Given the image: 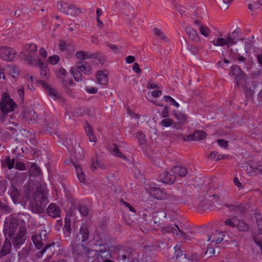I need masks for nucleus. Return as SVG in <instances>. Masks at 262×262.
<instances>
[{
  "label": "nucleus",
  "mask_w": 262,
  "mask_h": 262,
  "mask_svg": "<svg viewBox=\"0 0 262 262\" xmlns=\"http://www.w3.org/2000/svg\"><path fill=\"white\" fill-rule=\"evenodd\" d=\"M11 250V243L8 238H6L3 246L0 250V258L9 254Z\"/></svg>",
  "instance_id": "18"
},
{
  "label": "nucleus",
  "mask_w": 262,
  "mask_h": 262,
  "mask_svg": "<svg viewBox=\"0 0 262 262\" xmlns=\"http://www.w3.org/2000/svg\"><path fill=\"white\" fill-rule=\"evenodd\" d=\"M29 172L32 176H36L40 174L41 170L35 164H33L30 168Z\"/></svg>",
  "instance_id": "36"
},
{
  "label": "nucleus",
  "mask_w": 262,
  "mask_h": 262,
  "mask_svg": "<svg viewBox=\"0 0 262 262\" xmlns=\"http://www.w3.org/2000/svg\"><path fill=\"white\" fill-rule=\"evenodd\" d=\"M217 234V233H214L213 234H211L210 235L208 236V241H211L212 238L213 239L212 242H215L216 244L220 243L223 240V237H219L217 239H215V236Z\"/></svg>",
  "instance_id": "50"
},
{
  "label": "nucleus",
  "mask_w": 262,
  "mask_h": 262,
  "mask_svg": "<svg viewBox=\"0 0 262 262\" xmlns=\"http://www.w3.org/2000/svg\"><path fill=\"white\" fill-rule=\"evenodd\" d=\"M35 64L38 66L40 70V74L42 77L47 78L49 76V70L47 68V64L42 62L40 58L37 59V61L35 63Z\"/></svg>",
  "instance_id": "19"
},
{
  "label": "nucleus",
  "mask_w": 262,
  "mask_h": 262,
  "mask_svg": "<svg viewBox=\"0 0 262 262\" xmlns=\"http://www.w3.org/2000/svg\"><path fill=\"white\" fill-rule=\"evenodd\" d=\"M60 58L58 55L50 56L48 59V61L52 64H55L59 61Z\"/></svg>",
  "instance_id": "48"
},
{
  "label": "nucleus",
  "mask_w": 262,
  "mask_h": 262,
  "mask_svg": "<svg viewBox=\"0 0 262 262\" xmlns=\"http://www.w3.org/2000/svg\"><path fill=\"white\" fill-rule=\"evenodd\" d=\"M71 163L73 164V166L75 167V168L76 171V173L77 177L79 179V181L80 183L83 184H86V178L85 175L83 171V170L81 167V166L78 164L77 162H74L72 159L71 160Z\"/></svg>",
  "instance_id": "11"
},
{
  "label": "nucleus",
  "mask_w": 262,
  "mask_h": 262,
  "mask_svg": "<svg viewBox=\"0 0 262 262\" xmlns=\"http://www.w3.org/2000/svg\"><path fill=\"white\" fill-rule=\"evenodd\" d=\"M88 56L89 53L83 51H78L76 53V57L79 60H84L88 59Z\"/></svg>",
  "instance_id": "41"
},
{
  "label": "nucleus",
  "mask_w": 262,
  "mask_h": 262,
  "mask_svg": "<svg viewBox=\"0 0 262 262\" xmlns=\"http://www.w3.org/2000/svg\"><path fill=\"white\" fill-rule=\"evenodd\" d=\"M261 70L258 68H256L252 70L251 76L253 78L255 79L259 77L261 75Z\"/></svg>",
  "instance_id": "51"
},
{
  "label": "nucleus",
  "mask_w": 262,
  "mask_h": 262,
  "mask_svg": "<svg viewBox=\"0 0 262 262\" xmlns=\"http://www.w3.org/2000/svg\"><path fill=\"white\" fill-rule=\"evenodd\" d=\"M110 151L112 155L119 158H122L126 161L130 162L129 159L121 153L119 150V147L116 144H112V145L110 147Z\"/></svg>",
  "instance_id": "20"
},
{
  "label": "nucleus",
  "mask_w": 262,
  "mask_h": 262,
  "mask_svg": "<svg viewBox=\"0 0 262 262\" xmlns=\"http://www.w3.org/2000/svg\"><path fill=\"white\" fill-rule=\"evenodd\" d=\"M235 81L236 86L243 89L249 85V83H248L246 81L245 74L240 77H235Z\"/></svg>",
  "instance_id": "25"
},
{
  "label": "nucleus",
  "mask_w": 262,
  "mask_h": 262,
  "mask_svg": "<svg viewBox=\"0 0 262 262\" xmlns=\"http://www.w3.org/2000/svg\"><path fill=\"white\" fill-rule=\"evenodd\" d=\"M225 206L227 207L230 211L239 212L241 214H244L246 212V208L242 204L235 205L226 203L225 204Z\"/></svg>",
  "instance_id": "17"
},
{
  "label": "nucleus",
  "mask_w": 262,
  "mask_h": 262,
  "mask_svg": "<svg viewBox=\"0 0 262 262\" xmlns=\"http://www.w3.org/2000/svg\"><path fill=\"white\" fill-rule=\"evenodd\" d=\"M226 41H227V45L228 47L231 45H235L236 43V41L235 40V39L232 37L230 34L228 35L226 37Z\"/></svg>",
  "instance_id": "53"
},
{
  "label": "nucleus",
  "mask_w": 262,
  "mask_h": 262,
  "mask_svg": "<svg viewBox=\"0 0 262 262\" xmlns=\"http://www.w3.org/2000/svg\"><path fill=\"white\" fill-rule=\"evenodd\" d=\"M172 174L177 177V175L181 177H185L188 172L187 169L186 167L181 166H174L171 170Z\"/></svg>",
  "instance_id": "22"
},
{
  "label": "nucleus",
  "mask_w": 262,
  "mask_h": 262,
  "mask_svg": "<svg viewBox=\"0 0 262 262\" xmlns=\"http://www.w3.org/2000/svg\"><path fill=\"white\" fill-rule=\"evenodd\" d=\"M200 31L202 35L206 37L209 36L210 29L208 27L201 25Z\"/></svg>",
  "instance_id": "46"
},
{
  "label": "nucleus",
  "mask_w": 262,
  "mask_h": 262,
  "mask_svg": "<svg viewBox=\"0 0 262 262\" xmlns=\"http://www.w3.org/2000/svg\"><path fill=\"white\" fill-rule=\"evenodd\" d=\"M251 168H252V171L255 173L262 175V165H258L255 167L251 166Z\"/></svg>",
  "instance_id": "54"
},
{
  "label": "nucleus",
  "mask_w": 262,
  "mask_h": 262,
  "mask_svg": "<svg viewBox=\"0 0 262 262\" xmlns=\"http://www.w3.org/2000/svg\"><path fill=\"white\" fill-rule=\"evenodd\" d=\"M18 222L17 219L13 217L7 218L4 224V233L11 237L15 234L18 229Z\"/></svg>",
  "instance_id": "5"
},
{
  "label": "nucleus",
  "mask_w": 262,
  "mask_h": 262,
  "mask_svg": "<svg viewBox=\"0 0 262 262\" xmlns=\"http://www.w3.org/2000/svg\"><path fill=\"white\" fill-rule=\"evenodd\" d=\"M47 212L49 215L53 218L59 217L60 215V209L54 204H51L48 206L47 208Z\"/></svg>",
  "instance_id": "16"
},
{
  "label": "nucleus",
  "mask_w": 262,
  "mask_h": 262,
  "mask_svg": "<svg viewBox=\"0 0 262 262\" xmlns=\"http://www.w3.org/2000/svg\"><path fill=\"white\" fill-rule=\"evenodd\" d=\"M186 33L189 38L194 42L200 41V36L197 31L192 27H188L186 29Z\"/></svg>",
  "instance_id": "15"
},
{
  "label": "nucleus",
  "mask_w": 262,
  "mask_h": 262,
  "mask_svg": "<svg viewBox=\"0 0 262 262\" xmlns=\"http://www.w3.org/2000/svg\"><path fill=\"white\" fill-rule=\"evenodd\" d=\"M59 80L64 88L72 85L74 83V82L72 79H66L64 77H59Z\"/></svg>",
  "instance_id": "45"
},
{
  "label": "nucleus",
  "mask_w": 262,
  "mask_h": 262,
  "mask_svg": "<svg viewBox=\"0 0 262 262\" xmlns=\"http://www.w3.org/2000/svg\"><path fill=\"white\" fill-rule=\"evenodd\" d=\"M164 99L167 101H170L171 103L176 107H179V104L172 97L166 95L164 97Z\"/></svg>",
  "instance_id": "57"
},
{
  "label": "nucleus",
  "mask_w": 262,
  "mask_h": 262,
  "mask_svg": "<svg viewBox=\"0 0 262 262\" xmlns=\"http://www.w3.org/2000/svg\"><path fill=\"white\" fill-rule=\"evenodd\" d=\"M154 32L155 35L162 40H165L167 38L165 33L162 30L158 28H155L154 29Z\"/></svg>",
  "instance_id": "38"
},
{
  "label": "nucleus",
  "mask_w": 262,
  "mask_h": 262,
  "mask_svg": "<svg viewBox=\"0 0 262 262\" xmlns=\"http://www.w3.org/2000/svg\"><path fill=\"white\" fill-rule=\"evenodd\" d=\"M237 222H238V220L237 219V217H233L232 219H227L225 222V224L227 226L234 228L235 227V226H236Z\"/></svg>",
  "instance_id": "39"
},
{
  "label": "nucleus",
  "mask_w": 262,
  "mask_h": 262,
  "mask_svg": "<svg viewBox=\"0 0 262 262\" xmlns=\"http://www.w3.org/2000/svg\"><path fill=\"white\" fill-rule=\"evenodd\" d=\"M150 195L157 200L164 199L166 197V194L160 188L153 187L149 190Z\"/></svg>",
  "instance_id": "10"
},
{
  "label": "nucleus",
  "mask_w": 262,
  "mask_h": 262,
  "mask_svg": "<svg viewBox=\"0 0 262 262\" xmlns=\"http://www.w3.org/2000/svg\"><path fill=\"white\" fill-rule=\"evenodd\" d=\"M58 47L61 51L64 52L73 48V45L72 43L60 39L59 40Z\"/></svg>",
  "instance_id": "28"
},
{
  "label": "nucleus",
  "mask_w": 262,
  "mask_h": 262,
  "mask_svg": "<svg viewBox=\"0 0 262 262\" xmlns=\"http://www.w3.org/2000/svg\"><path fill=\"white\" fill-rule=\"evenodd\" d=\"M10 210L9 206L3 204L0 201V211H4L5 212H8Z\"/></svg>",
  "instance_id": "64"
},
{
  "label": "nucleus",
  "mask_w": 262,
  "mask_h": 262,
  "mask_svg": "<svg viewBox=\"0 0 262 262\" xmlns=\"http://www.w3.org/2000/svg\"><path fill=\"white\" fill-rule=\"evenodd\" d=\"M16 54L13 49L4 46L0 47V58L6 61H12Z\"/></svg>",
  "instance_id": "8"
},
{
  "label": "nucleus",
  "mask_w": 262,
  "mask_h": 262,
  "mask_svg": "<svg viewBox=\"0 0 262 262\" xmlns=\"http://www.w3.org/2000/svg\"><path fill=\"white\" fill-rule=\"evenodd\" d=\"M229 74L231 76H234L235 77H240L245 74L242 71L238 66H233L231 68Z\"/></svg>",
  "instance_id": "33"
},
{
  "label": "nucleus",
  "mask_w": 262,
  "mask_h": 262,
  "mask_svg": "<svg viewBox=\"0 0 262 262\" xmlns=\"http://www.w3.org/2000/svg\"><path fill=\"white\" fill-rule=\"evenodd\" d=\"M173 124L172 119L170 118H166L162 120L161 122V124L165 127L170 126Z\"/></svg>",
  "instance_id": "49"
},
{
  "label": "nucleus",
  "mask_w": 262,
  "mask_h": 262,
  "mask_svg": "<svg viewBox=\"0 0 262 262\" xmlns=\"http://www.w3.org/2000/svg\"><path fill=\"white\" fill-rule=\"evenodd\" d=\"M138 138L140 145H144L146 142L145 135L141 132H138Z\"/></svg>",
  "instance_id": "47"
},
{
  "label": "nucleus",
  "mask_w": 262,
  "mask_h": 262,
  "mask_svg": "<svg viewBox=\"0 0 262 262\" xmlns=\"http://www.w3.org/2000/svg\"><path fill=\"white\" fill-rule=\"evenodd\" d=\"M24 86L23 85L20 86L19 88L17 90L19 98L23 102L24 100Z\"/></svg>",
  "instance_id": "58"
},
{
  "label": "nucleus",
  "mask_w": 262,
  "mask_h": 262,
  "mask_svg": "<svg viewBox=\"0 0 262 262\" xmlns=\"http://www.w3.org/2000/svg\"><path fill=\"white\" fill-rule=\"evenodd\" d=\"M173 115L178 120V123L176 125H174L173 127H175L177 129H179L181 127V125L182 124L187 122V116L182 112L178 111H173Z\"/></svg>",
  "instance_id": "14"
},
{
  "label": "nucleus",
  "mask_w": 262,
  "mask_h": 262,
  "mask_svg": "<svg viewBox=\"0 0 262 262\" xmlns=\"http://www.w3.org/2000/svg\"><path fill=\"white\" fill-rule=\"evenodd\" d=\"M88 58L96 59L98 60L97 64L100 63L101 64H103L105 60V58L99 52L89 54Z\"/></svg>",
  "instance_id": "32"
},
{
  "label": "nucleus",
  "mask_w": 262,
  "mask_h": 262,
  "mask_svg": "<svg viewBox=\"0 0 262 262\" xmlns=\"http://www.w3.org/2000/svg\"><path fill=\"white\" fill-rule=\"evenodd\" d=\"M177 261V262H190V260L187 257H186V255H181L179 257Z\"/></svg>",
  "instance_id": "62"
},
{
  "label": "nucleus",
  "mask_w": 262,
  "mask_h": 262,
  "mask_svg": "<svg viewBox=\"0 0 262 262\" xmlns=\"http://www.w3.org/2000/svg\"><path fill=\"white\" fill-rule=\"evenodd\" d=\"M163 182L165 183L171 184L175 182L176 177L175 175L172 174L170 171V173L168 172H165L163 173Z\"/></svg>",
  "instance_id": "29"
},
{
  "label": "nucleus",
  "mask_w": 262,
  "mask_h": 262,
  "mask_svg": "<svg viewBox=\"0 0 262 262\" xmlns=\"http://www.w3.org/2000/svg\"><path fill=\"white\" fill-rule=\"evenodd\" d=\"M244 94L246 97L251 100H253L254 94V87L250 86L249 85L244 89Z\"/></svg>",
  "instance_id": "31"
},
{
  "label": "nucleus",
  "mask_w": 262,
  "mask_h": 262,
  "mask_svg": "<svg viewBox=\"0 0 262 262\" xmlns=\"http://www.w3.org/2000/svg\"><path fill=\"white\" fill-rule=\"evenodd\" d=\"M46 235V231L42 230L39 235H34L32 236V240L35 247L38 249H41L39 252L40 256L46 253L48 258H51L54 254L58 251L59 246L57 243H52L51 244H46L43 247V243L42 242V235Z\"/></svg>",
  "instance_id": "2"
},
{
  "label": "nucleus",
  "mask_w": 262,
  "mask_h": 262,
  "mask_svg": "<svg viewBox=\"0 0 262 262\" xmlns=\"http://www.w3.org/2000/svg\"><path fill=\"white\" fill-rule=\"evenodd\" d=\"M23 117L26 119V121L30 122L35 121L37 116L36 115L35 112L33 109H31L25 111Z\"/></svg>",
  "instance_id": "21"
},
{
  "label": "nucleus",
  "mask_w": 262,
  "mask_h": 262,
  "mask_svg": "<svg viewBox=\"0 0 262 262\" xmlns=\"http://www.w3.org/2000/svg\"><path fill=\"white\" fill-rule=\"evenodd\" d=\"M194 141H198L205 139L207 137V133L203 130H196L193 133Z\"/></svg>",
  "instance_id": "35"
},
{
  "label": "nucleus",
  "mask_w": 262,
  "mask_h": 262,
  "mask_svg": "<svg viewBox=\"0 0 262 262\" xmlns=\"http://www.w3.org/2000/svg\"><path fill=\"white\" fill-rule=\"evenodd\" d=\"M48 203L46 186L39 183L30 202L31 209L34 213H42Z\"/></svg>",
  "instance_id": "1"
},
{
  "label": "nucleus",
  "mask_w": 262,
  "mask_h": 262,
  "mask_svg": "<svg viewBox=\"0 0 262 262\" xmlns=\"http://www.w3.org/2000/svg\"><path fill=\"white\" fill-rule=\"evenodd\" d=\"M156 256L154 253H149L148 254L146 252L144 255L143 261L144 262H154L155 261Z\"/></svg>",
  "instance_id": "42"
},
{
  "label": "nucleus",
  "mask_w": 262,
  "mask_h": 262,
  "mask_svg": "<svg viewBox=\"0 0 262 262\" xmlns=\"http://www.w3.org/2000/svg\"><path fill=\"white\" fill-rule=\"evenodd\" d=\"M175 256L176 257V260H177L179 258L180 256L181 255H185L183 254L182 251L180 249V247L178 246H176L175 247Z\"/></svg>",
  "instance_id": "59"
},
{
  "label": "nucleus",
  "mask_w": 262,
  "mask_h": 262,
  "mask_svg": "<svg viewBox=\"0 0 262 262\" xmlns=\"http://www.w3.org/2000/svg\"><path fill=\"white\" fill-rule=\"evenodd\" d=\"M97 167L101 168H105L106 165L97 158L96 161H93V163L91 165V169L94 171Z\"/></svg>",
  "instance_id": "37"
},
{
  "label": "nucleus",
  "mask_w": 262,
  "mask_h": 262,
  "mask_svg": "<svg viewBox=\"0 0 262 262\" xmlns=\"http://www.w3.org/2000/svg\"><path fill=\"white\" fill-rule=\"evenodd\" d=\"M78 209L80 214L83 216H86L88 214L89 210L86 207L80 205L78 207Z\"/></svg>",
  "instance_id": "55"
},
{
  "label": "nucleus",
  "mask_w": 262,
  "mask_h": 262,
  "mask_svg": "<svg viewBox=\"0 0 262 262\" xmlns=\"http://www.w3.org/2000/svg\"><path fill=\"white\" fill-rule=\"evenodd\" d=\"M27 230L25 227L21 226L19 227L17 231V236H14V235L9 237L12 241V243L14 247L19 248L26 241V234Z\"/></svg>",
  "instance_id": "6"
},
{
  "label": "nucleus",
  "mask_w": 262,
  "mask_h": 262,
  "mask_svg": "<svg viewBox=\"0 0 262 262\" xmlns=\"http://www.w3.org/2000/svg\"><path fill=\"white\" fill-rule=\"evenodd\" d=\"M26 52H22L21 54H23L26 60L27 64L32 65L36 63L37 57V46L34 43L27 45L25 46Z\"/></svg>",
  "instance_id": "4"
},
{
  "label": "nucleus",
  "mask_w": 262,
  "mask_h": 262,
  "mask_svg": "<svg viewBox=\"0 0 262 262\" xmlns=\"http://www.w3.org/2000/svg\"><path fill=\"white\" fill-rule=\"evenodd\" d=\"M6 163L8 168L9 169H11L13 168L14 166L15 159H13L11 160L9 157H7Z\"/></svg>",
  "instance_id": "52"
},
{
  "label": "nucleus",
  "mask_w": 262,
  "mask_h": 262,
  "mask_svg": "<svg viewBox=\"0 0 262 262\" xmlns=\"http://www.w3.org/2000/svg\"><path fill=\"white\" fill-rule=\"evenodd\" d=\"M15 168L18 170H24L25 169V165L21 162H16Z\"/></svg>",
  "instance_id": "60"
},
{
  "label": "nucleus",
  "mask_w": 262,
  "mask_h": 262,
  "mask_svg": "<svg viewBox=\"0 0 262 262\" xmlns=\"http://www.w3.org/2000/svg\"><path fill=\"white\" fill-rule=\"evenodd\" d=\"M67 74L66 71L63 68H60L58 71L57 77L58 79L59 80V77H65Z\"/></svg>",
  "instance_id": "63"
},
{
  "label": "nucleus",
  "mask_w": 262,
  "mask_h": 262,
  "mask_svg": "<svg viewBox=\"0 0 262 262\" xmlns=\"http://www.w3.org/2000/svg\"><path fill=\"white\" fill-rule=\"evenodd\" d=\"M220 155H218V152L215 151H212L210 154L208 156V158L211 160H216L219 161L221 159L220 158Z\"/></svg>",
  "instance_id": "56"
},
{
  "label": "nucleus",
  "mask_w": 262,
  "mask_h": 262,
  "mask_svg": "<svg viewBox=\"0 0 262 262\" xmlns=\"http://www.w3.org/2000/svg\"><path fill=\"white\" fill-rule=\"evenodd\" d=\"M10 194L14 203L16 204L18 201L20 194L19 191L13 184H11V185Z\"/></svg>",
  "instance_id": "23"
},
{
  "label": "nucleus",
  "mask_w": 262,
  "mask_h": 262,
  "mask_svg": "<svg viewBox=\"0 0 262 262\" xmlns=\"http://www.w3.org/2000/svg\"><path fill=\"white\" fill-rule=\"evenodd\" d=\"M96 78L97 79V82L100 84L103 85H105L108 82V78L107 75L104 74L102 71H98L96 74Z\"/></svg>",
  "instance_id": "24"
},
{
  "label": "nucleus",
  "mask_w": 262,
  "mask_h": 262,
  "mask_svg": "<svg viewBox=\"0 0 262 262\" xmlns=\"http://www.w3.org/2000/svg\"><path fill=\"white\" fill-rule=\"evenodd\" d=\"M214 46L223 47L227 44L226 39L224 38H217L212 41Z\"/></svg>",
  "instance_id": "40"
},
{
  "label": "nucleus",
  "mask_w": 262,
  "mask_h": 262,
  "mask_svg": "<svg viewBox=\"0 0 262 262\" xmlns=\"http://www.w3.org/2000/svg\"><path fill=\"white\" fill-rule=\"evenodd\" d=\"M16 107V104L10 98L9 95L7 93H3L0 102V110L1 112L9 113L14 111Z\"/></svg>",
  "instance_id": "3"
},
{
  "label": "nucleus",
  "mask_w": 262,
  "mask_h": 262,
  "mask_svg": "<svg viewBox=\"0 0 262 262\" xmlns=\"http://www.w3.org/2000/svg\"><path fill=\"white\" fill-rule=\"evenodd\" d=\"M217 142L220 146L224 148H227L228 145V142L224 140L218 139Z\"/></svg>",
  "instance_id": "61"
},
{
  "label": "nucleus",
  "mask_w": 262,
  "mask_h": 262,
  "mask_svg": "<svg viewBox=\"0 0 262 262\" xmlns=\"http://www.w3.org/2000/svg\"><path fill=\"white\" fill-rule=\"evenodd\" d=\"M71 73L72 74L74 79L76 81H80L82 80V74L81 72L77 69L76 67H72L71 69Z\"/></svg>",
  "instance_id": "30"
},
{
  "label": "nucleus",
  "mask_w": 262,
  "mask_h": 262,
  "mask_svg": "<svg viewBox=\"0 0 262 262\" xmlns=\"http://www.w3.org/2000/svg\"><path fill=\"white\" fill-rule=\"evenodd\" d=\"M132 254V252L130 249L122 248L118 252V259L123 262H129Z\"/></svg>",
  "instance_id": "9"
},
{
  "label": "nucleus",
  "mask_w": 262,
  "mask_h": 262,
  "mask_svg": "<svg viewBox=\"0 0 262 262\" xmlns=\"http://www.w3.org/2000/svg\"><path fill=\"white\" fill-rule=\"evenodd\" d=\"M66 15L70 17H75L77 13H82L80 8L76 7L72 5H69L66 3H60V9Z\"/></svg>",
  "instance_id": "7"
},
{
  "label": "nucleus",
  "mask_w": 262,
  "mask_h": 262,
  "mask_svg": "<svg viewBox=\"0 0 262 262\" xmlns=\"http://www.w3.org/2000/svg\"><path fill=\"white\" fill-rule=\"evenodd\" d=\"M83 158V151L81 149L79 148L78 149L77 151H75L72 154L71 161L72 159L74 162H77L78 164V162L79 160H82Z\"/></svg>",
  "instance_id": "34"
},
{
  "label": "nucleus",
  "mask_w": 262,
  "mask_h": 262,
  "mask_svg": "<svg viewBox=\"0 0 262 262\" xmlns=\"http://www.w3.org/2000/svg\"><path fill=\"white\" fill-rule=\"evenodd\" d=\"M37 83L41 84L47 92L48 94L50 96H52L54 100H56L58 97V94L57 91L55 89L51 87L47 83L45 82L42 80H39L37 81Z\"/></svg>",
  "instance_id": "12"
},
{
  "label": "nucleus",
  "mask_w": 262,
  "mask_h": 262,
  "mask_svg": "<svg viewBox=\"0 0 262 262\" xmlns=\"http://www.w3.org/2000/svg\"><path fill=\"white\" fill-rule=\"evenodd\" d=\"M236 227L237 229L241 231H245L248 230L249 229V226L247 224L239 220L236 224Z\"/></svg>",
  "instance_id": "43"
},
{
  "label": "nucleus",
  "mask_w": 262,
  "mask_h": 262,
  "mask_svg": "<svg viewBox=\"0 0 262 262\" xmlns=\"http://www.w3.org/2000/svg\"><path fill=\"white\" fill-rule=\"evenodd\" d=\"M255 217L257 228L259 230V234H262V216L260 214L257 213L255 214Z\"/></svg>",
  "instance_id": "44"
},
{
  "label": "nucleus",
  "mask_w": 262,
  "mask_h": 262,
  "mask_svg": "<svg viewBox=\"0 0 262 262\" xmlns=\"http://www.w3.org/2000/svg\"><path fill=\"white\" fill-rule=\"evenodd\" d=\"M89 236V231L86 226H82L79 231V233L78 235L79 240L81 239L82 242L86 241Z\"/></svg>",
  "instance_id": "26"
},
{
  "label": "nucleus",
  "mask_w": 262,
  "mask_h": 262,
  "mask_svg": "<svg viewBox=\"0 0 262 262\" xmlns=\"http://www.w3.org/2000/svg\"><path fill=\"white\" fill-rule=\"evenodd\" d=\"M166 214L165 212L158 211L153 213L152 217L154 219V223L155 224H160V222L162 220L166 217Z\"/></svg>",
  "instance_id": "27"
},
{
  "label": "nucleus",
  "mask_w": 262,
  "mask_h": 262,
  "mask_svg": "<svg viewBox=\"0 0 262 262\" xmlns=\"http://www.w3.org/2000/svg\"><path fill=\"white\" fill-rule=\"evenodd\" d=\"M75 66L77 69L83 72L84 74L90 75L92 73V68L91 66L85 61H78L76 63Z\"/></svg>",
  "instance_id": "13"
}]
</instances>
